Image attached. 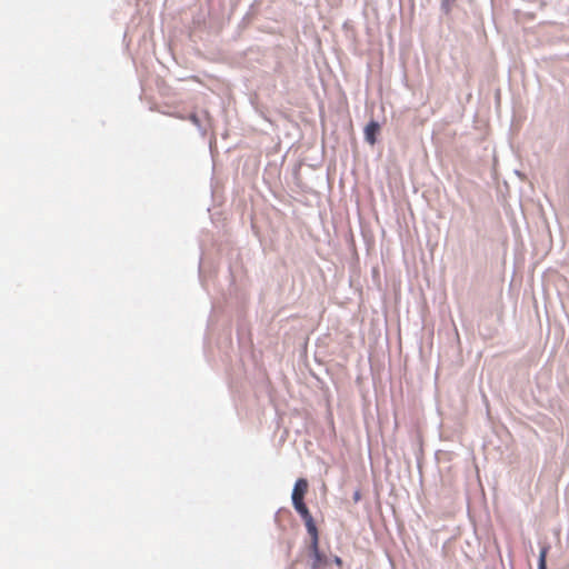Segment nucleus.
Returning <instances> with one entry per match:
<instances>
[{
  "mask_svg": "<svg viewBox=\"0 0 569 569\" xmlns=\"http://www.w3.org/2000/svg\"><path fill=\"white\" fill-rule=\"evenodd\" d=\"M550 546L545 545L541 547L539 555V563L538 569H547V555L549 552Z\"/></svg>",
  "mask_w": 569,
  "mask_h": 569,
  "instance_id": "20e7f679",
  "label": "nucleus"
},
{
  "mask_svg": "<svg viewBox=\"0 0 569 569\" xmlns=\"http://www.w3.org/2000/svg\"><path fill=\"white\" fill-rule=\"evenodd\" d=\"M306 529L311 538L310 551L313 556L312 567H313V569H318L319 567L325 565L327 561L326 557L323 555H321L319 551V532H318L316 523H313V529H310V527H306Z\"/></svg>",
  "mask_w": 569,
  "mask_h": 569,
  "instance_id": "f03ea898",
  "label": "nucleus"
},
{
  "mask_svg": "<svg viewBox=\"0 0 569 569\" xmlns=\"http://www.w3.org/2000/svg\"><path fill=\"white\" fill-rule=\"evenodd\" d=\"M336 562H337L338 565H340V563H341V559L337 557V558H336Z\"/></svg>",
  "mask_w": 569,
  "mask_h": 569,
  "instance_id": "423d86ee",
  "label": "nucleus"
},
{
  "mask_svg": "<svg viewBox=\"0 0 569 569\" xmlns=\"http://www.w3.org/2000/svg\"><path fill=\"white\" fill-rule=\"evenodd\" d=\"M380 131V126L377 121H370L365 128L366 141L370 144H375L377 141V134Z\"/></svg>",
  "mask_w": 569,
  "mask_h": 569,
  "instance_id": "7ed1b4c3",
  "label": "nucleus"
},
{
  "mask_svg": "<svg viewBox=\"0 0 569 569\" xmlns=\"http://www.w3.org/2000/svg\"><path fill=\"white\" fill-rule=\"evenodd\" d=\"M308 488H309V483H308L307 479L299 478L295 483L291 499H292V505H293L296 511L300 515V517L305 521V526L310 527V529H313L315 520H313L308 507L306 506V503L303 501L305 496L308 492Z\"/></svg>",
  "mask_w": 569,
  "mask_h": 569,
  "instance_id": "f257e3e1",
  "label": "nucleus"
},
{
  "mask_svg": "<svg viewBox=\"0 0 569 569\" xmlns=\"http://www.w3.org/2000/svg\"><path fill=\"white\" fill-rule=\"evenodd\" d=\"M190 120H191L192 122L197 123V124H198V122H199V121H198V118H197V116H196V114H192V116L190 117Z\"/></svg>",
  "mask_w": 569,
  "mask_h": 569,
  "instance_id": "39448f33",
  "label": "nucleus"
}]
</instances>
